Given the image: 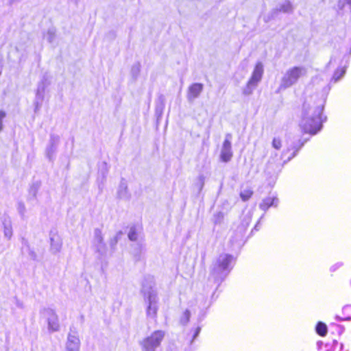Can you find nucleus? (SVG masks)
Segmentation results:
<instances>
[{"label":"nucleus","mask_w":351,"mask_h":351,"mask_svg":"<svg viewBox=\"0 0 351 351\" xmlns=\"http://www.w3.org/2000/svg\"><path fill=\"white\" fill-rule=\"evenodd\" d=\"M324 103L325 101L317 96L304 103L300 126L305 133L314 135L321 130Z\"/></svg>","instance_id":"1"},{"label":"nucleus","mask_w":351,"mask_h":351,"mask_svg":"<svg viewBox=\"0 0 351 351\" xmlns=\"http://www.w3.org/2000/svg\"><path fill=\"white\" fill-rule=\"evenodd\" d=\"M154 287V278L152 276L145 277L142 283L141 293L147 304V315L150 317H155L158 309V298Z\"/></svg>","instance_id":"2"},{"label":"nucleus","mask_w":351,"mask_h":351,"mask_svg":"<svg viewBox=\"0 0 351 351\" xmlns=\"http://www.w3.org/2000/svg\"><path fill=\"white\" fill-rule=\"evenodd\" d=\"M233 256L228 254H221L215 263L213 264L209 276V280L217 284V287L225 280L230 272L232 267L230 265Z\"/></svg>","instance_id":"3"},{"label":"nucleus","mask_w":351,"mask_h":351,"mask_svg":"<svg viewBox=\"0 0 351 351\" xmlns=\"http://www.w3.org/2000/svg\"><path fill=\"white\" fill-rule=\"evenodd\" d=\"M306 73L307 69L303 66H295L289 68L282 75L277 93L296 84L299 80L305 76Z\"/></svg>","instance_id":"4"},{"label":"nucleus","mask_w":351,"mask_h":351,"mask_svg":"<svg viewBox=\"0 0 351 351\" xmlns=\"http://www.w3.org/2000/svg\"><path fill=\"white\" fill-rule=\"evenodd\" d=\"M165 337V332L162 330H156L149 337L144 339L141 345L143 351H157L162 340Z\"/></svg>","instance_id":"5"},{"label":"nucleus","mask_w":351,"mask_h":351,"mask_svg":"<svg viewBox=\"0 0 351 351\" xmlns=\"http://www.w3.org/2000/svg\"><path fill=\"white\" fill-rule=\"evenodd\" d=\"M92 247L94 252L98 254L99 258L106 255L107 246L104 242L101 230L99 228L94 230Z\"/></svg>","instance_id":"6"},{"label":"nucleus","mask_w":351,"mask_h":351,"mask_svg":"<svg viewBox=\"0 0 351 351\" xmlns=\"http://www.w3.org/2000/svg\"><path fill=\"white\" fill-rule=\"evenodd\" d=\"M42 314L47 318L48 330L51 332H57L60 329L59 319L55 311L51 308H44Z\"/></svg>","instance_id":"7"},{"label":"nucleus","mask_w":351,"mask_h":351,"mask_svg":"<svg viewBox=\"0 0 351 351\" xmlns=\"http://www.w3.org/2000/svg\"><path fill=\"white\" fill-rule=\"evenodd\" d=\"M231 139L232 134H226L220 153V159L223 162L230 161L233 156Z\"/></svg>","instance_id":"8"},{"label":"nucleus","mask_w":351,"mask_h":351,"mask_svg":"<svg viewBox=\"0 0 351 351\" xmlns=\"http://www.w3.org/2000/svg\"><path fill=\"white\" fill-rule=\"evenodd\" d=\"M60 143V136L55 134H51L49 143L46 147L45 154L47 158L53 161Z\"/></svg>","instance_id":"9"},{"label":"nucleus","mask_w":351,"mask_h":351,"mask_svg":"<svg viewBox=\"0 0 351 351\" xmlns=\"http://www.w3.org/2000/svg\"><path fill=\"white\" fill-rule=\"evenodd\" d=\"M284 13H292L293 12V7L289 1H285L282 3L280 4L277 8L273 9L268 15L265 18V21L268 22L269 21L274 19L279 12Z\"/></svg>","instance_id":"10"},{"label":"nucleus","mask_w":351,"mask_h":351,"mask_svg":"<svg viewBox=\"0 0 351 351\" xmlns=\"http://www.w3.org/2000/svg\"><path fill=\"white\" fill-rule=\"evenodd\" d=\"M80 340L75 330H70L66 342V351H80Z\"/></svg>","instance_id":"11"},{"label":"nucleus","mask_w":351,"mask_h":351,"mask_svg":"<svg viewBox=\"0 0 351 351\" xmlns=\"http://www.w3.org/2000/svg\"><path fill=\"white\" fill-rule=\"evenodd\" d=\"M204 89L202 83H193L191 84L187 90L186 98L189 102L192 103L199 97Z\"/></svg>","instance_id":"12"},{"label":"nucleus","mask_w":351,"mask_h":351,"mask_svg":"<svg viewBox=\"0 0 351 351\" xmlns=\"http://www.w3.org/2000/svg\"><path fill=\"white\" fill-rule=\"evenodd\" d=\"M50 82L49 81L48 77L45 75L43 76L40 82L38 84L37 90H36V99L43 101L45 97V88L49 85Z\"/></svg>","instance_id":"13"},{"label":"nucleus","mask_w":351,"mask_h":351,"mask_svg":"<svg viewBox=\"0 0 351 351\" xmlns=\"http://www.w3.org/2000/svg\"><path fill=\"white\" fill-rule=\"evenodd\" d=\"M263 71V64H262V62H257L254 69L252 76L249 80L252 82H254L255 84L258 85V84L261 82L262 79Z\"/></svg>","instance_id":"14"},{"label":"nucleus","mask_w":351,"mask_h":351,"mask_svg":"<svg viewBox=\"0 0 351 351\" xmlns=\"http://www.w3.org/2000/svg\"><path fill=\"white\" fill-rule=\"evenodd\" d=\"M278 202V199L276 197H267L262 201L259 207L261 210L265 211L271 206L276 207Z\"/></svg>","instance_id":"15"},{"label":"nucleus","mask_w":351,"mask_h":351,"mask_svg":"<svg viewBox=\"0 0 351 351\" xmlns=\"http://www.w3.org/2000/svg\"><path fill=\"white\" fill-rule=\"evenodd\" d=\"M51 247L50 251L52 254H56L60 252L62 242L58 236H53L50 237Z\"/></svg>","instance_id":"16"},{"label":"nucleus","mask_w":351,"mask_h":351,"mask_svg":"<svg viewBox=\"0 0 351 351\" xmlns=\"http://www.w3.org/2000/svg\"><path fill=\"white\" fill-rule=\"evenodd\" d=\"M117 194L118 197L123 199H128L130 197L127 184L123 180H122L119 184Z\"/></svg>","instance_id":"17"},{"label":"nucleus","mask_w":351,"mask_h":351,"mask_svg":"<svg viewBox=\"0 0 351 351\" xmlns=\"http://www.w3.org/2000/svg\"><path fill=\"white\" fill-rule=\"evenodd\" d=\"M41 182L40 181L34 182L29 189L28 200H34L37 198V193L40 188Z\"/></svg>","instance_id":"18"},{"label":"nucleus","mask_w":351,"mask_h":351,"mask_svg":"<svg viewBox=\"0 0 351 351\" xmlns=\"http://www.w3.org/2000/svg\"><path fill=\"white\" fill-rule=\"evenodd\" d=\"M346 72V67H343V68H341V69H337L334 74H333V76L332 77V80L331 81L332 82H334L335 83H336L337 82H338L341 77H343V75H345Z\"/></svg>","instance_id":"19"},{"label":"nucleus","mask_w":351,"mask_h":351,"mask_svg":"<svg viewBox=\"0 0 351 351\" xmlns=\"http://www.w3.org/2000/svg\"><path fill=\"white\" fill-rule=\"evenodd\" d=\"M305 142H306V141H301V140H299L298 144H293L291 146V147L288 148L289 151L290 149H295V151L292 154L291 156L288 158V160H287L288 161H289L291 158H293V157H295L296 156L297 152L300 150V149L302 148V147L304 145Z\"/></svg>","instance_id":"20"},{"label":"nucleus","mask_w":351,"mask_h":351,"mask_svg":"<svg viewBox=\"0 0 351 351\" xmlns=\"http://www.w3.org/2000/svg\"><path fill=\"white\" fill-rule=\"evenodd\" d=\"M315 329L317 333L320 336H325L328 332L327 326L322 322H319L317 324Z\"/></svg>","instance_id":"21"},{"label":"nucleus","mask_w":351,"mask_h":351,"mask_svg":"<svg viewBox=\"0 0 351 351\" xmlns=\"http://www.w3.org/2000/svg\"><path fill=\"white\" fill-rule=\"evenodd\" d=\"M257 86L258 85L255 84L254 82H252L249 80L246 86L243 89V94L245 95H251Z\"/></svg>","instance_id":"22"},{"label":"nucleus","mask_w":351,"mask_h":351,"mask_svg":"<svg viewBox=\"0 0 351 351\" xmlns=\"http://www.w3.org/2000/svg\"><path fill=\"white\" fill-rule=\"evenodd\" d=\"M253 191L250 188L243 189L240 193V197L244 202L247 201L252 195Z\"/></svg>","instance_id":"23"},{"label":"nucleus","mask_w":351,"mask_h":351,"mask_svg":"<svg viewBox=\"0 0 351 351\" xmlns=\"http://www.w3.org/2000/svg\"><path fill=\"white\" fill-rule=\"evenodd\" d=\"M141 72V64L139 62L134 63L131 69L132 77L136 80Z\"/></svg>","instance_id":"24"},{"label":"nucleus","mask_w":351,"mask_h":351,"mask_svg":"<svg viewBox=\"0 0 351 351\" xmlns=\"http://www.w3.org/2000/svg\"><path fill=\"white\" fill-rule=\"evenodd\" d=\"M3 227H4V230H3L4 236L6 238H8V239H10V238L12 236V229L10 223V222H8V223L4 222Z\"/></svg>","instance_id":"25"},{"label":"nucleus","mask_w":351,"mask_h":351,"mask_svg":"<svg viewBox=\"0 0 351 351\" xmlns=\"http://www.w3.org/2000/svg\"><path fill=\"white\" fill-rule=\"evenodd\" d=\"M224 218V213L221 211L217 212L214 214L213 217V222L217 224H221L223 222Z\"/></svg>","instance_id":"26"},{"label":"nucleus","mask_w":351,"mask_h":351,"mask_svg":"<svg viewBox=\"0 0 351 351\" xmlns=\"http://www.w3.org/2000/svg\"><path fill=\"white\" fill-rule=\"evenodd\" d=\"M190 317H191L190 311L188 309L185 310L180 318V324L182 325H186L189 322V321L190 319Z\"/></svg>","instance_id":"27"},{"label":"nucleus","mask_w":351,"mask_h":351,"mask_svg":"<svg viewBox=\"0 0 351 351\" xmlns=\"http://www.w3.org/2000/svg\"><path fill=\"white\" fill-rule=\"evenodd\" d=\"M17 210L21 218L24 219L26 213V207L23 202H19L17 204Z\"/></svg>","instance_id":"28"},{"label":"nucleus","mask_w":351,"mask_h":351,"mask_svg":"<svg viewBox=\"0 0 351 351\" xmlns=\"http://www.w3.org/2000/svg\"><path fill=\"white\" fill-rule=\"evenodd\" d=\"M128 238L132 241H136L138 238L137 232L135 227H131L128 232Z\"/></svg>","instance_id":"29"},{"label":"nucleus","mask_w":351,"mask_h":351,"mask_svg":"<svg viewBox=\"0 0 351 351\" xmlns=\"http://www.w3.org/2000/svg\"><path fill=\"white\" fill-rule=\"evenodd\" d=\"M122 235V232L119 231L117 233V234L110 240V245L112 249H114L115 245H117L118 241L120 239L121 236Z\"/></svg>","instance_id":"30"},{"label":"nucleus","mask_w":351,"mask_h":351,"mask_svg":"<svg viewBox=\"0 0 351 351\" xmlns=\"http://www.w3.org/2000/svg\"><path fill=\"white\" fill-rule=\"evenodd\" d=\"M25 245L27 250V252L30 258L34 261H36L37 258L36 253L32 249H31L27 241L25 242Z\"/></svg>","instance_id":"31"},{"label":"nucleus","mask_w":351,"mask_h":351,"mask_svg":"<svg viewBox=\"0 0 351 351\" xmlns=\"http://www.w3.org/2000/svg\"><path fill=\"white\" fill-rule=\"evenodd\" d=\"M272 147L276 149H280L282 147L281 140L277 137L274 138L272 141Z\"/></svg>","instance_id":"32"},{"label":"nucleus","mask_w":351,"mask_h":351,"mask_svg":"<svg viewBox=\"0 0 351 351\" xmlns=\"http://www.w3.org/2000/svg\"><path fill=\"white\" fill-rule=\"evenodd\" d=\"M108 171V169L107 164L106 162H103L101 165V167L100 169L99 173L102 176V178L104 180L106 179Z\"/></svg>","instance_id":"33"},{"label":"nucleus","mask_w":351,"mask_h":351,"mask_svg":"<svg viewBox=\"0 0 351 351\" xmlns=\"http://www.w3.org/2000/svg\"><path fill=\"white\" fill-rule=\"evenodd\" d=\"M55 33L52 30H49L47 34V40L51 43L55 39Z\"/></svg>","instance_id":"34"},{"label":"nucleus","mask_w":351,"mask_h":351,"mask_svg":"<svg viewBox=\"0 0 351 351\" xmlns=\"http://www.w3.org/2000/svg\"><path fill=\"white\" fill-rule=\"evenodd\" d=\"M197 179H198V184H199V191H201L203 189L204 185V176L203 175H200V176H199Z\"/></svg>","instance_id":"35"},{"label":"nucleus","mask_w":351,"mask_h":351,"mask_svg":"<svg viewBox=\"0 0 351 351\" xmlns=\"http://www.w3.org/2000/svg\"><path fill=\"white\" fill-rule=\"evenodd\" d=\"M5 112L0 110V132L3 130V119L5 117Z\"/></svg>","instance_id":"36"},{"label":"nucleus","mask_w":351,"mask_h":351,"mask_svg":"<svg viewBox=\"0 0 351 351\" xmlns=\"http://www.w3.org/2000/svg\"><path fill=\"white\" fill-rule=\"evenodd\" d=\"M200 331H201V327H200V326H197V327L194 330V333H193V339H192V340H191V342H193V341L198 337V335H199V334Z\"/></svg>","instance_id":"37"},{"label":"nucleus","mask_w":351,"mask_h":351,"mask_svg":"<svg viewBox=\"0 0 351 351\" xmlns=\"http://www.w3.org/2000/svg\"><path fill=\"white\" fill-rule=\"evenodd\" d=\"M43 101H40V100H37L36 99H35V110H38L40 106H41V104H42Z\"/></svg>","instance_id":"38"},{"label":"nucleus","mask_w":351,"mask_h":351,"mask_svg":"<svg viewBox=\"0 0 351 351\" xmlns=\"http://www.w3.org/2000/svg\"><path fill=\"white\" fill-rule=\"evenodd\" d=\"M15 300H16V305L17 307L20 308H23V304L21 301H20L19 300H18L16 298H15Z\"/></svg>","instance_id":"39"},{"label":"nucleus","mask_w":351,"mask_h":351,"mask_svg":"<svg viewBox=\"0 0 351 351\" xmlns=\"http://www.w3.org/2000/svg\"><path fill=\"white\" fill-rule=\"evenodd\" d=\"M340 266H341V264L333 265V266L331 267L330 270L331 271H335Z\"/></svg>","instance_id":"40"},{"label":"nucleus","mask_w":351,"mask_h":351,"mask_svg":"<svg viewBox=\"0 0 351 351\" xmlns=\"http://www.w3.org/2000/svg\"><path fill=\"white\" fill-rule=\"evenodd\" d=\"M343 311H351V306H348L343 308Z\"/></svg>","instance_id":"41"},{"label":"nucleus","mask_w":351,"mask_h":351,"mask_svg":"<svg viewBox=\"0 0 351 351\" xmlns=\"http://www.w3.org/2000/svg\"><path fill=\"white\" fill-rule=\"evenodd\" d=\"M20 0H9V2H10V4H12V3H14L15 2H18Z\"/></svg>","instance_id":"42"},{"label":"nucleus","mask_w":351,"mask_h":351,"mask_svg":"<svg viewBox=\"0 0 351 351\" xmlns=\"http://www.w3.org/2000/svg\"><path fill=\"white\" fill-rule=\"evenodd\" d=\"M348 4L350 5V8H351V0H344Z\"/></svg>","instance_id":"43"},{"label":"nucleus","mask_w":351,"mask_h":351,"mask_svg":"<svg viewBox=\"0 0 351 351\" xmlns=\"http://www.w3.org/2000/svg\"><path fill=\"white\" fill-rule=\"evenodd\" d=\"M273 164V162L271 160V159H269V160L268 161V165H272Z\"/></svg>","instance_id":"44"},{"label":"nucleus","mask_w":351,"mask_h":351,"mask_svg":"<svg viewBox=\"0 0 351 351\" xmlns=\"http://www.w3.org/2000/svg\"><path fill=\"white\" fill-rule=\"evenodd\" d=\"M345 319L350 320V319H351V317H350V316H348V317H347L346 318H345Z\"/></svg>","instance_id":"45"},{"label":"nucleus","mask_w":351,"mask_h":351,"mask_svg":"<svg viewBox=\"0 0 351 351\" xmlns=\"http://www.w3.org/2000/svg\"><path fill=\"white\" fill-rule=\"evenodd\" d=\"M274 155H275V157L278 156V154L277 153H275Z\"/></svg>","instance_id":"46"},{"label":"nucleus","mask_w":351,"mask_h":351,"mask_svg":"<svg viewBox=\"0 0 351 351\" xmlns=\"http://www.w3.org/2000/svg\"><path fill=\"white\" fill-rule=\"evenodd\" d=\"M350 53H351V47H350Z\"/></svg>","instance_id":"47"}]
</instances>
